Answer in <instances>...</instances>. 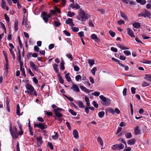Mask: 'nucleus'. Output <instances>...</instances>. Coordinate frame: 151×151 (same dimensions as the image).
I'll use <instances>...</instances> for the list:
<instances>
[{"mask_svg": "<svg viewBox=\"0 0 151 151\" xmlns=\"http://www.w3.org/2000/svg\"><path fill=\"white\" fill-rule=\"evenodd\" d=\"M20 131L18 132L17 129L15 126L13 127V130L12 129V125L11 122H9V131L10 134L13 139H17L18 137V134L20 136H21L23 134V131L22 129V125L19 122H17Z\"/></svg>", "mask_w": 151, "mask_h": 151, "instance_id": "nucleus-1", "label": "nucleus"}, {"mask_svg": "<svg viewBox=\"0 0 151 151\" xmlns=\"http://www.w3.org/2000/svg\"><path fill=\"white\" fill-rule=\"evenodd\" d=\"M78 14L79 16H77V18L78 20L82 22L85 21L90 17L89 14H86L84 11L81 9H79Z\"/></svg>", "mask_w": 151, "mask_h": 151, "instance_id": "nucleus-2", "label": "nucleus"}, {"mask_svg": "<svg viewBox=\"0 0 151 151\" xmlns=\"http://www.w3.org/2000/svg\"><path fill=\"white\" fill-rule=\"evenodd\" d=\"M51 106L54 109V111L56 117L60 118L63 116V115L60 112L62 111H64V109L59 107L56 108V106L54 104L52 105Z\"/></svg>", "mask_w": 151, "mask_h": 151, "instance_id": "nucleus-3", "label": "nucleus"}, {"mask_svg": "<svg viewBox=\"0 0 151 151\" xmlns=\"http://www.w3.org/2000/svg\"><path fill=\"white\" fill-rule=\"evenodd\" d=\"M151 15V13L148 10L145 9L144 12H141L138 14V16L139 17H143L145 18L148 17L149 18H150Z\"/></svg>", "mask_w": 151, "mask_h": 151, "instance_id": "nucleus-4", "label": "nucleus"}, {"mask_svg": "<svg viewBox=\"0 0 151 151\" xmlns=\"http://www.w3.org/2000/svg\"><path fill=\"white\" fill-rule=\"evenodd\" d=\"M124 145L121 143L120 144H116L112 146L111 149L113 150H120L124 148Z\"/></svg>", "mask_w": 151, "mask_h": 151, "instance_id": "nucleus-5", "label": "nucleus"}, {"mask_svg": "<svg viewBox=\"0 0 151 151\" xmlns=\"http://www.w3.org/2000/svg\"><path fill=\"white\" fill-rule=\"evenodd\" d=\"M41 17L44 21L46 23L48 22V19L50 18V16L46 12H43L41 14Z\"/></svg>", "mask_w": 151, "mask_h": 151, "instance_id": "nucleus-6", "label": "nucleus"}, {"mask_svg": "<svg viewBox=\"0 0 151 151\" xmlns=\"http://www.w3.org/2000/svg\"><path fill=\"white\" fill-rule=\"evenodd\" d=\"M127 31L128 34L132 38H134L135 36L132 30L130 28H127Z\"/></svg>", "mask_w": 151, "mask_h": 151, "instance_id": "nucleus-7", "label": "nucleus"}, {"mask_svg": "<svg viewBox=\"0 0 151 151\" xmlns=\"http://www.w3.org/2000/svg\"><path fill=\"white\" fill-rule=\"evenodd\" d=\"M70 89L73 90L74 92H79L80 91V89L78 87L76 84L73 85Z\"/></svg>", "mask_w": 151, "mask_h": 151, "instance_id": "nucleus-8", "label": "nucleus"}, {"mask_svg": "<svg viewBox=\"0 0 151 151\" xmlns=\"http://www.w3.org/2000/svg\"><path fill=\"white\" fill-rule=\"evenodd\" d=\"M29 64L31 67L34 70L36 71H37L38 70V67L35 65L33 61H30L29 62Z\"/></svg>", "mask_w": 151, "mask_h": 151, "instance_id": "nucleus-9", "label": "nucleus"}, {"mask_svg": "<svg viewBox=\"0 0 151 151\" xmlns=\"http://www.w3.org/2000/svg\"><path fill=\"white\" fill-rule=\"evenodd\" d=\"M18 61L20 63V65L23 64V62L21 61V52L19 49V47H18Z\"/></svg>", "mask_w": 151, "mask_h": 151, "instance_id": "nucleus-10", "label": "nucleus"}, {"mask_svg": "<svg viewBox=\"0 0 151 151\" xmlns=\"http://www.w3.org/2000/svg\"><path fill=\"white\" fill-rule=\"evenodd\" d=\"M37 145L39 147L43 143L42 138L41 137H37L36 138Z\"/></svg>", "mask_w": 151, "mask_h": 151, "instance_id": "nucleus-11", "label": "nucleus"}, {"mask_svg": "<svg viewBox=\"0 0 151 151\" xmlns=\"http://www.w3.org/2000/svg\"><path fill=\"white\" fill-rule=\"evenodd\" d=\"M134 132L136 135H139L140 134V131L139 126H137L134 129Z\"/></svg>", "mask_w": 151, "mask_h": 151, "instance_id": "nucleus-12", "label": "nucleus"}, {"mask_svg": "<svg viewBox=\"0 0 151 151\" xmlns=\"http://www.w3.org/2000/svg\"><path fill=\"white\" fill-rule=\"evenodd\" d=\"M76 103L78 104L79 107L80 108H85V106L83 105V102L80 100H77Z\"/></svg>", "mask_w": 151, "mask_h": 151, "instance_id": "nucleus-13", "label": "nucleus"}, {"mask_svg": "<svg viewBox=\"0 0 151 151\" xmlns=\"http://www.w3.org/2000/svg\"><path fill=\"white\" fill-rule=\"evenodd\" d=\"M111 59L113 61H114V62L118 63L119 65L122 67H124V65L123 64H122V63H120V61L119 60L117 59L114 58H111Z\"/></svg>", "mask_w": 151, "mask_h": 151, "instance_id": "nucleus-14", "label": "nucleus"}, {"mask_svg": "<svg viewBox=\"0 0 151 151\" xmlns=\"http://www.w3.org/2000/svg\"><path fill=\"white\" fill-rule=\"evenodd\" d=\"M136 141V139L134 138H133L129 140L127 142L128 144L129 145H133L135 144Z\"/></svg>", "mask_w": 151, "mask_h": 151, "instance_id": "nucleus-15", "label": "nucleus"}, {"mask_svg": "<svg viewBox=\"0 0 151 151\" xmlns=\"http://www.w3.org/2000/svg\"><path fill=\"white\" fill-rule=\"evenodd\" d=\"M57 77L59 82L61 84H63L64 81L62 78V76L59 73L57 74Z\"/></svg>", "mask_w": 151, "mask_h": 151, "instance_id": "nucleus-16", "label": "nucleus"}, {"mask_svg": "<svg viewBox=\"0 0 151 151\" xmlns=\"http://www.w3.org/2000/svg\"><path fill=\"white\" fill-rule=\"evenodd\" d=\"M133 27L136 28H139L141 26L139 22H135L132 24Z\"/></svg>", "mask_w": 151, "mask_h": 151, "instance_id": "nucleus-17", "label": "nucleus"}, {"mask_svg": "<svg viewBox=\"0 0 151 151\" xmlns=\"http://www.w3.org/2000/svg\"><path fill=\"white\" fill-rule=\"evenodd\" d=\"M23 65H20V70L22 72V76L24 77H26V75L25 73L24 69L22 68Z\"/></svg>", "mask_w": 151, "mask_h": 151, "instance_id": "nucleus-18", "label": "nucleus"}, {"mask_svg": "<svg viewBox=\"0 0 151 151\" xmlns=\"http://www.w3.org/2000/svg\"><path fill=\"white\" fill-rule=\"evenodd\" d=\"M47 126L44 123H40L39 128L41 129H44L47 128Z\"/></svg>", "mask_w": 151, "mask_h": 151, "instance_id": "nucleus-19", "label": "nucleus"}, {"mask_svg": "<svg viewBox=\"0 0 151 151\" xmlns=\"http://www.w3.org/2000/svg\"><path fill=\"white\" fill-rule=\"evenodd\" d=\"M19 24V22L17 20H15L14 22V27L15 30L16 32L18 30V26Z\"/></svg>", "mask_w": 151, "mask_h": 151, "instance_id": "nucleus-20", "label": "nucleus"}, {"mask_svg": "<svg viewBox=\"0 0 151 151\" xmlns=\"http://www.w3.org/2000/svg\"><path fill=\"white\" fill-rule=\"evenodd\" d=\"M52 24L54 26L56 27H59L61 24V23L59 21L57 20H55L54 22L52 23Z\"/></svg>", "mask_w": 151, "mask_h": 151, "instance_id": "nucleus-21", "label": "nucleus"}, {"mask_svg": "<svg viewBox=\"0 0 151 151\" xmlns=\"http://www.w3.org/2000/svg\"><path fill=\"white\" fill-rule=\"evenodd\" d=\"M73 135L74 137L76 138H77L79 137L78 132L77 130L75 129L73 131Z\"/></svg>", "mask_w": 151, "mask_h": 151, "instance_id": "nucleus-22", "label": "nucleus"}, {"mask_svg": "<svg viewBox=\"0 0 151 151\" xmlns=\"http://www.w3.org/2000/svg\"><path fill=\"white\" fill-rule=\"evenodd\" d=\"M65 64V63L64 61L63 60V59H62V60L60 63V69L61 70H64L65 69V68L64 67V65Z\"/></svg>", "mask_w": 151, "mask_h": 151, "instance_id": "nucleus-23", "label": "nucleus"}, {"mask_svg": "<svg viewBox=\"0 0 151 151\" xmlns=\"http://www.w3.org/2000/svg\"><path fill=\"white\" fill-rule=\"evenodd\" d=\"M20 106L19 105V104H17V111L16 113L18 116H20L22 115V114H21L20 113Z\"/></svg>", "mask_w": 151, "mask_h": 151, "instance_id": "nucleus-24", "label": "nucleus"}, {"mask_svg": "<svg viewBox=\"0 0 151 151\" xmlns=\"http://www.w3.org/2000/svg\"><path fill=\"white\" fill-rule=\"evenodd\" d=\"M70 73H68L65 75V78L66 79V80L68 82H70L71 81L70 77L69 76Z\"/></svg>", "mask_w": 151, "mask_h": 151, "instance_id": "nucleus-25", "label": "nucleus"}, {"mask_svg": "<svg viewBox=\"0 0 151 151\" xmlns=\"http://www.w3.org/2000/svg\"><path fill=\"white\" fill-rule=\"evenodd\" d=\"M50 12L53 14H55L57 13H60V10L58 7H56L55 10H51Z\"/></svg>", "mask_w": 151, "mask_h": 151, "instance_id": "nucleus-26", "label": "nucleus"}, {"mask_svg": "<svg viewBox=\"0 0 151 151\" xmlns=\"http://www.w3.org/2000/svg\"><path fill=\"white\" fill-rule=\"evenodd\" d=\"M121 16L125 20H127L128 18L127 16L122 12H120Z\"/></svg>", "mask_w": 151, "mask_h": 151, "instance_id": "nucleus-27", "label": "nucleus"}, {"mask_svg": "<svg viewBox=\"0 0 151 151\" xmlns=\"http://www.w3.org/2000/svg\"><path fill=\"white\" fill-rule=\"evenodd\" d=\"M144 78L147 81L151 82V75L146 74Z\"/></svg>", "mask_w": 151, "mask_h": 151, "instance_id": "nucleus-28", "label": "nucleus"}, {"mask_svg": "<svg viewBox=\"0 0 151 151\" xmlns=\"http://www.w3.org/2000/svg\"><path fill=\"white\" fill-rule=\"evenodd\" d=\"M25 27L26 30H28L31 28V26L29 25V22L27 20H26L25 24Z\"/></svg>", "mask_w": 151, "mask_h": 151, "instance_id": "nucleus-29", "label": "nucleus"}, {"mask_svg": "<svg viewBox=\"0 0 151 151\" xmlns=\"http://www.w3.org/2000/svg\"><path fill=\"white\" fill-rule=\"evenodd\" d=\"M104 103V104H103L104 105L106 106H108L110 105L111 104V101L110 99H107Z\"/></svg>", "mask_w": 151, "mask_h": 151, "instance_id": "nucleus-30", "label": "nucleus"}, {"mask_svg": "<svg viewBox=\"0 0 151 151\" xmlns=\"http://www.w3.org/2000/svg\"><path fill=\"white\" fill-rule=\"evenodd\" d=\"M26 87L27 89L29 91L34 89L33 86L31 85L30 84H27L26 85Z\"/></svg>", "mask_w": 151, "mask_h": 151, "instance_id": "nucleus-31", "label": "nucleus"}, {"mask_svg": "<svg viewBox=\"0 0 151 151\" xmlns=\"http://www.w3.org/2000/svg\"><path fill=\"white\" fill-rule=\"evenodd\" d=\"M106 111L110 112L112 113L113 114H114V110L112 108H107L106 109Z\"/></svg>", "mask_w": 151, "mask_h": 151, "instance_id": "nucleus-32", "label": "nucleus"}, {"mask_svg": "<svg viewBox=\"0 0 151 151\" xmlns=\"http://www.w3.org/2000/svg\"><path fill=\"white\" fill-rule=\"evenodd\" d=\"M53 69L55 71L58 73V74L59 73V71L58 69V65L57 64H55L53 65Z\"/></svg>", "mask_w": 151, "mask_h": 151, "instance_id": "nucleus-33", "label": "nucleus"}, {"mask_svg": "<svg viewBox=\"0 0 151 151\" xmlns=\"http://www.w3.org/2000/svg\"><path fill=\"white\" fill-rule=\"evenodd\" d=\"M116 46L118 47L119 48L122 50H125L129 49V48H128L127 47H123L119 44L116 45Z\"/></svg>", "mask_w": 151, "mask_h": 151, "instance_id": "nucleus-34", "label": "nucleus"}, {"mask_svg": "<svg viewBox=\"0 0 151 151\" xmlns=\"http://www.w3.org/2000/svg\"><path fill=\"white\" fill-rule=\"evenodd\" d=\"M6 5L5 1L4 0H1V7L3 9H5V6Z\"/></svg>", "mask_w": 151, "mask_h": 151, "instance_id": "nucleus-35", "label": "nucleus"}, {"mask_svg": "<svg viewBox=\"0 0 151 151\" xmlns=\"http://www.w3.org/2000/svg\"><path fill=\"white\" fill-rule=\"evenodd\" d=\"M125 136L127 139H130L132 137V134L130 132H127L125 134Z\"/></svg>", "mask_w": 151, "mask_h": 151, "instance_id": "nucleus-36", "label": "nucleus"}, {"mask_svg": "<svg viewBox=\"0 0 151 151\" xmlns=\"http://www.w3.org/2000/svg\"><path fill=\"white\" fill-rule=\"evenodd\" d=\"M88 63L89 64L90 66H91L94 64V61L93 59H89L88 60Z\"/></svg>", "mask_w": 151, "mask_h": 151, "instance_id": "nucleus-37", "label": "nucleus"}, {"mask_svg": "<svg viewBox=\"0 0 151 151\" xmlns=\"http://www.w3.org/2000/svg\"><path fill=\"white\" fill-rule=\"evenodd\" d=\"M97 140L98 142L101 145L103 146V141L100 137H98L97 138Z\"/></svg>", "mask_w": 151, "mask_h": 151, "instance_id": "nucleus-38", "label": "nucleus"}, {"mask_svg": "<svg viewBox=\"0 0 151 151\" xmlns=\"http://www.w3.org/2000/svg\"><path fill=\"white\" fill-rule=\"evenodd\" d=\"M97 68L96 67H93L91 70V72L92 75L94 76L95 75V72L96 71Z\"/></svg>", "mask_w": 151, "mask_h": 151, "instance_id": "nucleus-39", "label": "nucleus"}, {"mask_svg": "<svg viewBox=\"0 0 151 151\" xmlns=\"http://www.w3.org/2000/svg\"><path fill=\"white\" fill-rule=\"evenodd\" d=\"M69 112L73 116H75L77 115V113L71 109L69 110Z\"/></svg>", "mask_w": 151, "mask_h": 151, "instance_id": "nucleus-40", "label": "nucleus"}, {"mask_svg": "<svg viewBox=\"0 0 151 151\" xmlns=\"http://www.w3.org/2000/svg\"><path fill=\"white\" fill-rule=\"evenodd\" d=\"M105 114V112L104 111H101L98 113V116L100 118L103 117Z\"/></svg>", "mask_w": 151, "mask_h": 151, "instance_id": "nucleus-41", "label": "nucleus"}, {"mask_svg": "<svg viewBox=\"0 0 151 151\" xmlns=\"http://www.w3.org/2000/svg\"><path fill=\"white\" fill-rule=\"evenodd\" d=\"M73 21L72 19L68 18L65 21V23L68 24H70Z\"/></svg>", "mask_w": 151, "mask_h": 151, "instance_id": "nucleus-42", "label": "nucleus"}, {"mask_svg": "<svg viewBox=\"0 0 151 151\" xmlns=\"http://www.w3.org/2000/svg\"><path fill=\"white\" fill-rule=\"evenodd\" d=\"M54 133H55V135L52 136V137L53 139L54 140H56L58 138V134L57 133L55 132H54Z\"/></svg>", "mask_w": 151, "mask_h": 151, "instance_id": "nucleus-43", "label": "nucleus"}, {"mask_svg": "<svg viewBox=\"0 0 151 151\" xmlns=\"http://www.w3.org/2000/svg\"><path fill=\"white\" fill-rule=\"evenodd\" d=\"M109 35L112 37H115L116 34L115 32H113L112 30H110L109 32Z\"/></svg>", "mask_w": 151, "mask_h": 151, "instance_id": "nucleus-44", "label": "nucleus"}, {"mask_svg": "<svg viewBox=\"0 0 151 151\" xmlns=\"http://www.w3.org/2000/svg\"><path fill=\"white\" fill-rule=\"evenodd\" d=\"M75 14L74 12H72L70 11H68V12L67 16L70 17H73Z\"/></svg>", "mask_w": 151, "mask_h": 151, "instance_id": "nucleus-45", "label": "nucleus"}, {"mask_svg": "<svg viewBox=\"0 0 151 151\" xmlns=\"http://www.w3.org/2000/svg\"><path fill=\"white\" fill-rule=\"evenodd\" d=\"M66 56L68 58L71 59V61H72L73 59V57L72 55L70 53L67 54L66 55Z\"/></svg>", "mask_w": 151, "mask_h": 151, "instance_id": "nucleus-46", "label": "nucleus"}, {"mask_svg": "<svg viewBox=\"0 0 151 151\" xmlns=\"http://www.w3.org/2000/svg\"><path fill=\"white\" fill-rule=\"evenodd\" d=\"M71 29L72 31L74 32H77L79 30V28L76 27H72Z\"/></svg>", "mask_w": 151, "mask_h": 151, "instance_id": "nucleus-47", "label": "nucleus"}, {"mask_svg": "<svg viewBox=\"0 0 151 151\" xmlns=\"http://www.w3.org/2000/svg\"><path fill=\"white\" fill-rule=\"evenodd\" d=\"M64 96L68 100L71 101H72L73 100V98L71 97H68L67 96L65 95H64Z\"/></svg>", "mask_w": 151, "mask_h": 151, "instance_id": "nucleus-48", "label": "nucleus"}, {"mask_svg": "<svg viewBox=\"0 0 151 151\" xmlns=\"http://www.w3.org/2000/svg\"><path fill=\"white\" fill-rule=\"evenodd\" d=\"M150 85V84L147 83L146 82L144 81L142 82V86L143 87H145L148 86Z\"/></svg>", "mask_w": 151, "mask_h": 151, "instance_id": "nucleus-49", "label": "nucleus"}, {"mask_svg": "<svg viewBox=\"0 0 151 151\" xmlns=\"http://www.w3.org/2000/svg\"><path fill=\"white\" fill-rule=\"evenodd\" d=\"M81 77L80 75L76 76L75 77L76 80L77 81H78L80 80H81Z\"/></svg>", "mask_w": 151, "mask_h": 151, "instance_id": "nucleus-50", "label": "nucleus"}, {"mask_svg": "<svg viewBox=\"0 0 151 151\" xmlns=\"http://www.w3.org/2000/svg\"><path fill=\"white\" fill-rule=\"evenodd\" d=\"M99 98L103 101L104 102L107 99L103 95H100L99 96Z\"/></svg>", "mask_w": 151, "mask_h": 151, "instance_id": "nucleus-51", "label": "nucleus"}, {"mask_svg": "<svg viewBox=\"0 0 151 151\" xmlns=\"http://www.w3.org/2000/svg\"><path fill=\"white\" fill-rule=\"evenodd\" d=\"M73 68L74 70L76 72H78L80 70L79 68L76 65H74L73 66Z\"/></svg>", "mask_w": 151, "mask_h": 151, "instance_id": "nucleus-52", "label": "nucleus"}, {"mask_svg": "<svg viewBox=\"0 0 151 151\" xmlns=\"http://www.w3.org/2000/svg\"><path fill=\"white\" fill-rule=\"evenodd\" d=\"M91 37L93 40H94L95 39H97V37L96 34H93L91 35Z\"/></svg>", "mask_w": 151, "mask_h": 151, "instance_id": "nucleus-53", "label": "nucleus"}, {"mask_svg": "<svg viewBox=\"0 0 151 151\" xmlns=\"http://www.w3.org/2000/svg\"><path fill=\"white\" fill-rule=\"evenodd\" d=\"M124 54L127 56H128L131 55L130 52L129 50H125L124 51Z\"/></svg>", "mask_w": 151, "mask_h": 151, "instance_id": "nucleus-54", "label": "nucleus"}, {"mask_svg": "<svg viewBox=\"0 0 151 151\" xmlns=\"http://www.w3.org/2000/svg\"><path fill=\"white\" fill-rule=\"evenodd\" d=\"M92 104L95 108H97L98 107L99 105L95 101H93Z\"/></svg>", "mask_w": 151, "mask_h": 151, "instance_id": "nucleus-55", "label": "nucleus"}, {"mask_svg": "<svg viewBox=\"0 0 151 151\" xmlns=\"http://www.w3.org/2000/svg\"><path fill=\"white\" fill-rule=\"evenodd\" d=\"M66 41L70 45H71V47L72 46V42L70 39L67 38L66 39Z\"/></svg>", "mask_w": 151, "mask_h": 151, "instance_id": "nucleus-56", "label": "nucleus"}, {"mask_svg": "<svg viewBox=\"0 0 151 151\" xmlns=\"http://www.w3.org/2000/svg\"><path fill=\"white\" fill-rule=\"evenodd\" d=\"M117 23L119 25H121L122 24H124L125 23V22L123 20H120L118 21Z\"/></svg>", "mask_w": 151, "mask_h": 151, "instance_id": "nucleus-57", "label": "nucleus"}, {"mask_svg": "<svg viewBox=\"0 0 151 151\" xmlns=\"http://www.w3.org/2000/svg\"><path fill=\"white\" fill-rule=\"evenodd\" d=\"M100 94V93L99 92L95 91L93 93H92V94L93 95L95 96H99Z\"/></svg>", "mask_w": 151, "mask_h": 151, "instance_id": "nucleus-58", "label": "nucleus"}, {"mask_svg": "<svg viewBox=\"0 0 151 151\" xmlns=\"http://www.w3.org/2000/svg\"><path fill=\"white\" fill-rule=\"evenodd\" d=\"M6 60V65L4 66V68L5 69H8V67H9V62L8 61V59L5 60Z\"/></svg>", "mask_w": 151, "mask_h": 151, "instance_id": "nucleus-59", "label": "nucleus"}, {"mask_svg": "<svg viewBox=\"0 0 151 151\" xmlns=\"http://www.w3.org/2000/svg\"><path fill=\"white\" fill-rule=\"evenodd\" d=\"M111 50L114 52H117L118 50L117 48L114 47H112L111 48Z\"/></svg>", "mask_w": 151, "mask_h": 151, "instance_id": "nucleus-60", "label": "nucleus"}, {"mask_svg": "<svg viewBox=\"0 0 151 151\" xmlns=\"http://www.w3.org/2000/svg\"><path fill=\"white\" fill-rule=\"evenodd\" d=\"M4 16L5 18V19L6 21L8 22H9L10 21L9 17L8 16L7 14H5Z\"/></svg>", "mask_w": 151, "mask_h": 151, "instance_id": "nucleus-61", "label": "nucleus"}, {"mask_svg": "<svg viewBox=\"0 0 151 151\" xmlns=\"http://www.w3.org/2000/svg\"><path fill=\"white\" fill-rule=\"evenodd\" d=\"M89 25L90 27H94V25L92 22V20H90L88 22Z\"/></svg>", "mask_w": 151, "mask_h": 151, "instance_id": "nucleus-62", "label": "nucleus"}, {"mask_svg": "<svg viewBox=\"0 0 151 151\" xmlns=\"http://www.w3.org/2000/svg\"><path fill=\"white\" fill-rule=\"evenodd\" d=\"M64 33L67 36H70V33L66 30H65L63 31Z\"/></svg>", "mask_w": 151, "mask_h": 151, "instance_id": "nucleus-63", "label": "nucleus"}, {"mask_svg": "<svg viewBox=\"0 0 151 151\" xmlns=\"http://www.w3.org/2000/svg\"><path fill=\"white\" fill-rule=\"evenodd\" d=\"M78 35L80 38H81L84 36V33L83 31H81L78 33Z\"/></svg>", "mask_w": 151, "mask_h": 151, "instance_id": "nucleus-64", "label": "nucleus"}]
</instances>
